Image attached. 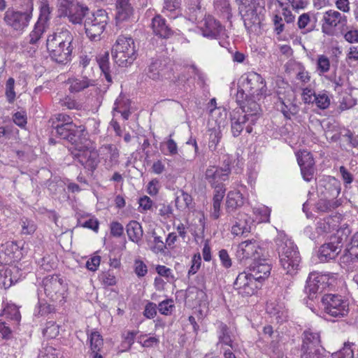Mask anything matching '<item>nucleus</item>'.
I'll return each mask as SVG.
<instances>
[{"instance_id":"nucleus-1","label":"nucleus","mask_w":358,"mask_h":358,"mask_svg":"<svg viewBox=\"0 0 358 358\" xmlns=\"http://www.w3.org/2000/svg\"><path fill=\"white\" fill-rule=\"evenodd\" d=\"M275 244L280 263L287 275H296L301 268V256L296 245L282 231L278 232Z\"/></svg>"},{"instance_id":"nucleus-2","label":"nucleus","mask_w":358,"mask_h":358,"mask_svg":"<svg viewBox=\"0 0 358 358\" xmlns=\"http://www.w3.org/2000/svg\"><path fill=\"white\" fill-rule=\"evenodd\" d=\"M73 36L67 29H61L50 35L46 41L50 58L57 63L66 64L71 60Z\"/></svg>"},{"instance_id":"nucleus-3","label":"nucleus","mask_w":358,"mask_h":358,"mask_svg":"<svg viewBox=\"0 0 358 358\" xmlns=\"http://www.w3.org/2000/svg\"><path fill=\"white\" fill-rule=\"evenodd\" d=\"M115 62L120 66H127L136 59V49L134 39L130 36H120L111 50Z\"/></svg>"},{"instance_id":"nucleus-4","label":"nucleus","mask_w":358,"mask_h":358,"mask_svg":"<svg viewBox=\"0 0 358 358\" xmlns=\"http://www.w3.org/2000/svg\"><path fill=\"white\" fill-rule=\"evenodd\" d=\"M24 10L8 8L4 13L3 21L12 30L22 33L29 26L34 8H22Z\"/></svg>"},{"instance_id":"nucleus-5","label":"nucleus","mask_w":358,"mask_h":358,"mask_svg":"<svg viewBox=\"0 0 358 358\" xmlns=\"http://www.w3.org/2000/svg\"><path fill=\"white\" fill-rule=\"evenodd\" d=\"M108 15L104 10H98L87 15L85 20V33L92 41H98L108 22Z\"/></svg>"},{"instance_id":"nucleus-6","label":"nucleus","mask_w":358,"mask_h":358,"mask_svg":"<svg viewBox=\"0 0 358 358\" xmlns=\"http://www.w3.org/2000/svg\"><path fill=\"white\" fill-rule=\"evenodd\" d=\"M240 83L243 90H246L254 99L260 100L266 94V82L257 73L252 71L243 74L241 77Z\"/></svg>"},{"instance_id":"nucleus-7","label":"nucleus","mask_w":358,"mask_h":358,"mask_svg":"<svg viewBox=\"0 0 358 358\" xmlns=\"http://www.w3.org/2000/svg\"><path fill=\"white\" fill-rule=\"evenodd\" d=\"M52 122V127L55 130V135L62 139L74 145L75 148L82 144L83 140L85 139V127L84 125H76V124H65L64 125H55Z\"/></svg>"},{"instance_id":"nucleus-8","label":"nucleus","mask_w":358,"mask_h":358,"mask_svg":"<svg viewBox=\"0 0 358 358\" xmlns=\"http://www.w3.org/2000/svg\"><path fill=\"white\" fill-rule=\"evenodd\" d=\"M58 1L59 17H67L69 22L74 24H81L83 17H87L90 14L87 7L76 3L74 0Z\"/></svg>"},{"instance_id":"nucleus-9","label":"nucleus","mask_w":358,"mask_h":358,"mask_svg":"<svg viewBox=\"0 0 358 358\" xmlns=\"http://www.w3.org/2000/svg\"><path fill=\"white\" fill-rule=\"evenodd\" d=\"M326 313L334 317L346 316L349 310L348 301L339 294H327L321 299Z\"/></svg>"},{"instance_id":"nucleus-10","label":"nucleus","mask_w":358,"mask_h":358,"mask_svg":"<svg viewBox=\"0 0 358 358\" xmlns=\"http://www.w3.org/2000/svg\"><path fill=\"white\" fill-rule=\"evenodd\" d=\"M347 17L338 10L329 9L323 13L321 19L322 32L327 36H333L338 29L346 25Z\"/></svg>"},{"instance_id":"nucleus-11","label":"nucleus","mask_w":358,"mask_h":358,"mask_svg":"<svg viewBox=\"0 0 358 358\" xmlns=\"http://www.w3.org/2000/svg\"><path fill=\"white\" fill-rule=\"evenodd\" d=\"M259 283L250 272L243 271L236 277L234 287L243 296H250L259 288Z\"/></svg>"},{"instance_id":"nucleus-12","label":"nucleus","mask_w":358,"mask_h":358,"mask_svg":"<svg viewBox=\"0 0 358 358\" xmlns=\"http://www.w3.org/2000/svg\"><path fill=\"white\" fill-rule=\"evenodd\" d=\"M236 257L240 261L252 259L254 262L259 257H264V249L257 241L247 240L238 245Z\"/></svg>"},{"instance_id":"nucleus-13","label":"nucleus","mask_w":358,"mask_h":358,"mask_svg":"<svg viewBox=\"0 0 358 358\" xmlns=\"http://www.w3.org/2000/svg\"><path fill=\"white\" fill-rule=\"evenodd\" d=\"M238 4L239 12L244 20L245 25L252 27L260 22L257 8L259 0H236Z\"/></svg>"},{"instance_id":"nucleus-14","label":"nucleus","mask_w":358,"mask_h":358,"mask_svg":"<svg viewBox=\"0 0 358 358\" xmlns=\"http://www.w3.org/2000/svg\"><path fill=\"white\" fill-rule=\"evenodd\" d=\"M75 150V151H71V155L74 159H78L82 166L90 171H93L96 169L99 162L97 151L85 149L83 143L76 148Z\"/></svg>"},{"instance_id":"nucleus-15","label":"nucleus","mask_w":358,"mask_h":358,"mask_svg":"<svg viewBox=\"0 0 358 358\" xmlns=\"http://www.w3.org/2000/svg\"><path fill=\"white\" fill-rule=\"evenodd\" d=\"M43 289L45 295L52 301H57L60 298L64 299L63 294L66 286L63 280L58 275H50L43 280Z\"/></svg>"},{"instance_id":"nucleus-16","label":"nucleus","mask_w":358,"mask_h":358,"mask_svg":"<svg viewBox=\"0 0 358 358\" xmlns=\"http://www.w3.org/2000/svg\"><path fill=\"white\" fill-rule=\"evenodd\" d=\"M231 173V168L228 162L224 167L210 166L205 172V179L212 187L224 186L222 182L229 179Z\"/></svg>"},{"instance_id":"nucleus-17","label":"nucleus","mask_w":358,"mask_h":358,"mask_svg":"<svg viewBox=\"0 0 358 358\" xmlns=\"http://www.w3.org/2000/svg\"><path fill=\"white\" fill-rule=\"evenodd\" d=\"M341 190V182L334 177H328L321 180L318 187L320 196L330 199H337Z\"/></svg>"},{"instance_id":"nucleus-18","label":"nucleus","mask_w":358,"mask_h":358,"mask_svg":"<svg viewBox=\"0 0 358 358\" xmlns=\"http://www.w3.org/2000/svg\"><path fill=\"white\" fill-rule=\"evenodd\" d=\"M87 341L90 343L89 358H104L103 339L96 330H87Z\"/></svg>"},{"instance_id":"nucleus-19","label":"nucleus","mask_w":358,"mask_h":358,"mask_svg":"<svg viewBox=\"0 0 358 358\" xmlns=\"http://www.w3.org/2000/svg\"><path fill=\"white\" fill-rule=\"evenodd\" d=\"M248 268L251 275L260 282L270 275L271 265L264 256L252 262Z\"/></svg>"},{"instance_id":"nucleus-20","label":"nucleus","mask_w":358,"mask_h":358,"mask_svg":"<svg viewBox=\"0 0 358 358\" xmlns=\"http://www.w3.org/2000/svg\"><path fill=\"white\" fill-rule=\"evenodd\" d=\"M169 68L167 62L162 59H152L146 70L147 76L153 80H162L167 78Z\"/></svg>"},{"instance_id":"nucleus-21","label":"nucleus","mask_w":358,"mask_h":358,"mask_svg":"<svg viewBox=\"0 0 358 358\" xmlns=\"http://www.w3.org/2000/svg\"><path fill=\"white\" fill-rule=\"evenodd\" d=\"M202 34L205 37L217 38L224 30L220 23L211 16L205 17L200 24Z\"/></svg>"},{"instance_id":"nucleus-22","label":"nucleus","mask_w":358,"mask_h":358,"mask_svg":"<svg viewBox=\"0 0 358 358\" xmlns=\"http://www.w3.org/2000/svg\"><path fill=\"white\" fill-rule=\"evenodd\" d=\"M325 277L323 275L310 273L306 280L305 292L308 294L310 299L313 300L316 297L315 294L322 292L324 288Z\"/></svg>"},{"instance_id":"nucleus-23","label":"nucleus","mask_w":358,"mask_h":358,"mask_svg":"<svg viewBox=\"0 0 358 358\" xmlns=\"http://www.w3.org/2000/svg\"><path fill=\"white\" fill-rule=\"evenodd\" d=\"M320 13L307 12L300 15L297 20L298 28L304 30L302 33H310L316 29Z\"/></svg>"},{"instance_id":"nucleus-24","label":"nucleus","mask_w":358,"mask_h":358,"mask_svg":"<svg viewBox=\"0 0 358 358\" xmlns=\"http://www.w3.org/2000/svg\"><path fill=\"white\" fill-rule=\"evenodd\" d=\"M153 33L162 38H169L173 34V31L166 24V20L160 15H157L152 20Z\"/></svg>"},{"instance_id":"nucleus-25","label":"nucleus","mask_w":358,"mask_h":358,"mask_svg":"<svg viewBox=\"0 0 358 358\" xmlns=\"http://www.w3.org/2000/svg\"><path fill=\"white\" fill-rule=\"evenodd\" d=\"M303 343L301 351L323 348L320 345V336L318 332L308 329L303 332Z\"/></svg>"},{"instance_id":"nucleus-26","label":"nucleus","mask_w":358,"mask_h":358,"mask_svg":"<svg viewBox=\"0 0 358 358\" xmlns=\"http://www.w3.org/2000/svg\"><path fill=\"white\" fill-rule=\"evenodd\" d=\"M245 203V198L238 190L229 191L226 199V211L231 214L241 208Z\"/></svg>"},{"instance_id":"nucleus-27","label":"nucleus","mask_w":358,"mask_h":358,"mask_svg":"<svg viewBox=\"0 0 358 358\" xmlns=\"http://www.w3.org/2000/svg\"><path fill=\"white\" fill-rule=\"evenodd\" d=\"M249 121V117L243 115L240 110H234L231 114V130L233 136H240L245 127V124Z\"/></svg>"},{"instance_id":"nucleus-28","label":"nucleus","mask_w":358,"mask_h":358,"mask_svg":"<svg viewBox=\"0 0 358 358\" xmlns=\"http://www.w3.org/2000/svg\"><path fill=\"white\" fill-rule=\"evenodd\" d=\"M66 84L69 85V90L71 93H78L90 86L94 85V80L89 79L87 77L80 78H69L66 80Z\"/></svg>"},{"instance_id":"nucleus-29","label":"nucleus","mask_w":358,"mask_h":358,"mask_svg":"<svg viewBox=\"0 0 358 358\" xmlns=\"http://www.w3.org/2000/svg\"><path fill=\"white\" fill-rule=\"evenodd\" d=\"M257 99H248L245 103L241 105L239 110L243 115L249 117V121L255 124L257 120V115L260 111V106L256 101Z\"/></svg>"},{"instance_id":"nucleus-30","label":"nucleus","mask_w":358,"mask_h":358,"mask_svg":"<svg viewBox=\"0 0 358 358\" xmlns=\"http://www.w3.org/2000/svg\"><path fill=\"white\" fill-rule=\"evenodd\" d=\"M10 259L5 260V264L0 265V287L7 289L9 288L13 283L14 281H17L12 275L13 269L15 270V268H10L6 265Z\"/></svg>"},{"instance_id":"nucleus-31","label":"nucleus","mask_w":358,"mask_h":358,"mask_svg":"<svg viewBox=\"0 0 358 358\" xmlns=\"http://www.w3.org/2000/svg\"><path fill=\"white\" fill-rule=\"evenodd\" d=\"M217 338L218 342L217 345L222 344L229 346L231 349H234V341L231 335V331L228 326L222 322H218L217 325Z\"/></svg>"},{"instance_id":"nucleus-32","label":"nucleus","mask_w":358,"mask_h":358,"mask_svg":"<svg viewBox=\"0 0 358 358\" xmlns=\"http://www.w3.org/2000/svg\"><path fill=\"white\" fill-rule=\"evenodd\" d=\"M116 9V20L117 22H123L128 20L133 13V8L129 3V0H117Z\"/></svg>"},{"instance_id":"nucleus-33","label":"nucleus","mask_w":358,"mask_h":358,"mask_svg":"<svg viewBox=\"0 0 358 358\" xmlns=\"http://www.w3.org/2000/svg\"><path fill=\"white\" fill-rule=\"evenodd\" d=\"M338 244L329 243L322 245L319 250V257L322 261H329L334 259L340 252Z\"/></svg>"},{"instance_id":"nucleus-34","label":"nucleus","mask_w":358,"mask_h":358,"mask_svg":"<svg viewBox=\"0 0 358 358\" xmlns=\"http://www.w3.org/2000/svg\"><path fill=\"white\" fill-rule=\"evenodd\" d=\"M338 227L336 217L328 216L317 222L316 231L318 234H327L336 230Z\"/></svg>"},{"instance_id":"nucleus-35","label":"nucleus","mask_w":358,"mask_h":358,"mask_svg":"<svg viewBox=\"0 0 358 358\" xmlns=\"http://www.w3.org/2000/svg\"><path fill=\"white\" fill-rule=\"evenodd\" d=\"M275 104L278 110H280L287 118H290L291 115L296 114L297 111L296 105L290 99L279 97Z\"/></svg>"},{"instance_id":"nucleus-36","label":"nucleus","mask_w":358,"mask_h":358,"mask_svg":"<svg viewBox=\"0 0 358 358\" xmlns=\"http://www.w3.org/2000/svg\"><path fill=\"white\" fill-rule=\"evenodd\" d=\"M126 229L130 241L136 243H138L141 241L143 231L141 225L137 221H130L127 224Z\"/></svg>"},{"instance_id":"nucleus-37","label":"nucleus","mask_w":358,"mask_h":358,"mask_svg":"<svg viewBox=\"0 0 358 358\" xmlns=\"http://www.w3.org/2000/svg\"><path fill=\"white\" fill-rule=\"evenodd\" d=\"M101 151L106 156L107 166L112 167L118 163L119 151L115 145H105L101 148Z\"/></svg>"},{"instance_id":"nucleus-38","label":"nucleus","mask_w":358,"mask_h":358,"mask_svg":"<svg viewBox=\"0 0 358 358\" xmlns=\"http://www.w3.org/2000/svg\"><path fill=\"white\" fill-rule=\"evenodd\" d=\"M341 205V202L338 199H330L322 197L317 202L316 209L322 213H327L336 209Z\"/></svg>"},{"instance_id":"nucleus-39","label":"nucleus","mask_w":358,"mask_h":358,"mask_svg":"<svg viewBox=\"0 0 358 358\" xmlns=\"http://www.w3.org/2000/svg\"><path fill=\"white\" fill-rule=\"evenodd\" d=\"M97 62L99 68L103 72L105 78L108 83H112V77L110 71V63H109V53L105 52L104 54L99 55L97 57Z\"/></svg>"},{"instance_id":"nucleus-40","label":"nucleus","mask_w":358,"mask_h":358,"mask_svg":"<svg viewBox=\"0 0 358 358\" xmlns=\"http://www.w3.org/2000/svg\"><path fill=\"white\" fill-rule=\"evenodd\" d=\"M331 62L325 55H319L316 60V71L320 76H323L330 71Z\"/></svg>"},{"instance_id":"nucleus-41","label":"nucleus","mask_w":358,"mask_h":358,"mask_svg":"<svg viewBox=\"0 0 358 358\" xmlns=\"http://www.w3.org/2000/svg\"><path fill=\"white\" fill-rule=\"evenodd\" d=\"M358 261V249L348 245L341 257V262L346 266Z\"/></svg>"},{"instance_id":"nucleus-42","label":"nucleus","mask_w":358,"mask_h":358,"mask_svg":"<svg viewBox=\"0 0 358 358\" xmlns=\"http://www.w3.org/2000/svg\"><path fill=\"white\" fill-rule=\"evenodd\" d=\"M253 213L259 217V222H270V215L271 210L264 206V205H259L255 206L252 209Z\"/></svg>"},{"instance_id":"nucleus-43","label":"nucleus","mask_w":358,"mask_h":358,"mask_svg":"<svg viewBox=\"0 0 358 358\" xmlns=\"http://www.w3.org/2000/svg\"><path fill=\"white\" fill-rule=\"evenodd\" d=\"M59 332V326L52 320L47 322L45 327L43 329V334L47 338H55L58 336Z\"/></svg>"},{"instance_id":"nucleus-44","label":"nucleus","mask_w":358,"mask_h":358,"mask_svg":"<svg viewBox=\"0 0 358 358\" xmlns=\"http://www.w3.org/2000/svg\"><path fill=\"white\" fill-rule=\"evenodd\" d=\"M298 164L300 166L314 167L315 161L312 154L303 150L297 156Z\"/></svg>"},{"instance_id":"nucleus-45","label":"nucleus","mask_w":358,"mask_h":358,"mask_svg":"<svg viewBox=\"0 0 358 358\" xmlns=\"http://www.w3.org/2000/svg\"><path fill=\"white\" fill-rule=\"evenodd\" d=\"M44 32V24L43 22H37L34 26V29L29 34V43L31 44H35L41 37Z\"/></svg>"},{"instance_id":"nucleus-46","label":"nucleus","mask_w":358,"mask_h":358,"mask_svg":"<svg viewBox=\"0 0 358 358\" xmlns=\"http://www.w3.org/2000/svg\"><path fill=\"white\" fill-rule=\"evenodd\" d=\"M20 224L22 227L21 232L22 234L31 235L36 230V225L35 222L28 218H22Z\"/></svg>"},{"instance_id":"nucleus-47","label":"nucleus","mask_w":358,"mask_h":358,"mask_svg":"<svg viewBox=\"0 0 358 358\" xmlns=\"http://www.w3.org/2000/svg\"><path fill=\"white\" fill-rule=\"evenodd\" d=\"M175 308L173 299H169L160 302L157 306L159 312L162 315H171L173 308Z\"/></svg>"},{"instance_id":"nucleus-48","label":"nucleus","mask_w":358,"mask_h":358,"mask_svg":"<svg viewBox=\"0 0 358 358\" xmlns=\"http://www.w3.org/2000/svg\"><path fill=\"white\" fill-rule=\"evenodd\" d=\"M352 343H345L344 347L339 351L333 353L331 358H353L354 353L352 349Z\"/></svg>"},{"instance_id":"nucleus-49","label":"nucleus","mask_w":358,"mask_h":358,"mask_svg":"<svg viewBox=\"0 0 358 358\" xmlns=\"http://www.w3.org/2000/svg\"><path fill=\"white\" fill-rule=\"evenodd\" d=\"M14 86H15V80L13 78H9L6 83V96L7 99V101L12 103L15 99V92L14 90Z\"/></svg>"},{"instance_id":"nucleus-50","label":"nucleus","mask_w":358,"mask_h":358,"mask_svg":"<svg viewBox=\"0 0 358 358\" xmlns=\"http://www.w3.org/2000/svg\"><path fill=\"white\" fill-rule=\"evenodd\" d=\"M222 138V133L220 130L213 129L210 134L208 148L211 151H215Z\"/></svg>"},{"instance_id":"nucleus-51","label":"nucleus","mask_w":358,"mask_h":358,"mask_svg":"<svg viewBox=\"0 0 358 358\" xmlns=\"http://www.w3.org/2000/svg\"><path fill=\"white\" fill-rule=\"evenodd\" d=\"M214 6L216 10L229 17L231 15V8L228 0H215Z\"/></svg>"},{"instance_id":"nucleus-52","label":"nucleus","mask_w":358,"mask_h":358,"mask_svg":"<svg viewBox=\"0 0 358 358\" xmlns=\"http://www.w3.org/2000/svg\"><path fill=\"white\" fill-rule=\"evenodd\" d=\"M314 103L321 109H326L330 105V99L326 93L316 94Z\"/></svg>"},{"instance_id":"nucleus-53","label":"nucleus","mask_w":358,"mask_h":358,"mask_svg":"<svg viewBox=\"0 0 358 358\" xmlns=\"http://www.w3.org/2000/svg\"><path fill=\"white\" fill-rule=\"evenodd\" d=\"M324 349L317 348L312 350L301 351V358H324Z\"/></svg>"},{"instance_id":"nucleus-54","label":"nucleus","mask_w":358,"mask_h":358,"mask_svg":"<svg viewBox=\"0 0 358 358\" xmlns=\"http://www.w3.org/2000/svg\"><path fill=\"white\" fill-rule=\"evenodd\" d=\"M79 224L82 227L92 229V231L97 232L99 230V222L96 218L92 217L87 220L82 222L79 220Z\"/></svg>"},{"instance_id":"nucleus-55","label":"nucleus","mask_w":358,"mask_h":358,"mask_svg":"<svg viewBox=\"0 0 358 358\" xmlns=\"http://www.w3.org/2000/svg\"><path fill=\"white\" fill-rule=\"evenodd\" d=\"M315 96V91L310 87L304 88L301 94L302 99L305 103H314Z\"/></svg>"},{"instance_id":"nucleus-56","label":"nucleus","mask_w":358,"mask_h":358,"mask_svg":"<svg viewBox=\"0 0 358 358\" xmlns=\"http://www.w3.org/2000/svg\"><path fill=\"white\" fill-rule=\"evenodd\" d=\"M134 272L138 278L144 277L148 273V267L141 260H136Z\"/></svg>"},{"instance_id":"nucleus-57","label":"nucleus","mask_w":358,"mask_h":358,"mask_svg":"<svg viewBox=\"0 0 358 358\" xmlns=\"http://www.w3.org/2000/svg\"><path fill=\"white\" fill-rule=\"evenodd\" d=\"M310 73L305 69L304 66L301 65L296 74V79L302 83L306 84L310 82Z\"/></svg>"},{"instance_id":"nucleus-58","label":"nucleus","mask_w":358,"mask_h":358,"mask_svg":"<svg viewBox=\"0 0 358 358\" xmlns=\"http://www.w3.org/2000/svg\"><path fill=\"white\" fill-rule=\"evenodd\" d=\"M27 115L24 111L16 112L13 115V120L20 127H24L27 124Z\"/></svg>"},{"instance_id":"nucleus-59","label":"nucleus","mask_w":358,"mask_h":358,"mask_svg":"<svg viewBox=\"0 0 358 358\" xmlns=\"http://www.w3.org/2000/svg\"><path fill=\"white\" fill-rule=\"evenodd\" d=\"M157 305L153 302H148L144 309L143 315L148 319H152L157 315Z\"/></svg>"},{"instance_id":"nucleus-60","label":"nucleus","mask_w":358,"mask_h":358,"mask_svg":"<svg viewBox=\"0 0 358 358\" xmlns=\"http://www.w3.org/2000/svg\"><path fill=\"white\" fill-rule=\"evenodd\" d=\"M201 258L199 253L195 254L192 259V265L188 271L189 275L195 274L201 266Z\"/></svg>"},{"instance_id":"nucleus-61","label":"nucleus","mask_w":358,"mask_h":358,"mask_svg":"<svg viewBox=\"0 0 358 358\" xmlns=\"http://www.w3.org/2000/svg\"><path fill=\"white\" fill-rule=\"evenodd\" d=\"M50 8L46 2H43L40 7V15L38 22H45L49 17Z\"/></svg>"},{"instance_id":"nucleus-62","label":"nucleus","mask_w":358,"mask_h":358,"mask_svg":"<svg viewBox=\"0 0 358 358\" xmlns=\"http://www.w3.org/2000/svg\"><path fill=\"white\" fill-rule=\"evenodd\" d=\"M62 106L66 107L68 109L80 110L82 108V104L69 96L65 97L62 101Z\"/></svg>"},{"instance_id":"nucleus-63","label":"nucleus","mask_w":358,"mask_h":358,"mask_svg":"<svg viewBox=\"0 0 358 358\" xmlns=\"http://www.w3.org/2000/svg\"><path fill=\"white\" fill-rule=\"evenodd\" d=\"M137 334L136 331H129L123 335V343L122 345H125L128 349H130L131 345L134 343L135 337Z\"/></svg>"},{"instance_id":"nucleus-64","label":"nucleus","mask_w":358,"mask_h":358,"mask_svg":"<svg viewBox=\"0 0 358 358\" xmlns=\"http://www.w3.org/2000/svg\"><path fill=\"white\" fill-rule=\"evenodd\" d=\"M38 358H57L56 350L52 347H47L40 351Z\"/></svg>"}]
</instances>
